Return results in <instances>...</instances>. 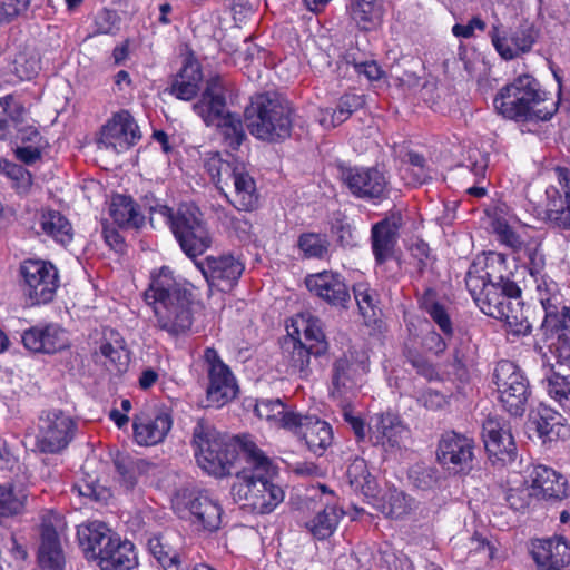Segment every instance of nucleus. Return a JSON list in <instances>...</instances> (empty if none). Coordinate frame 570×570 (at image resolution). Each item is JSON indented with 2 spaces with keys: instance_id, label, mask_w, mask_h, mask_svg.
Returning a JSON list of instances; mask_svg holds the SVG:
<instances>
[{
  "instance_id": "1",
  "label": "nucleus",
  "mask_w": 570,
  "mask_h": 570,
  "mask_svg": "<svg viewBox=\"0 0 570 570\" xmlns=\"http://www.w3.org/2000/svg\"><path fill=\"white\" fill-rule=\"evenodd\" d=\"M240 460L230 488L234 501L256 514L273 512L285 498L281 485L275 483L277 466L252 439L240 442Z\"/></svg>"
},
{
  "instance_id": "2",
  "label": "nucleus",
  "mask_w": 570,
  "mask_h": 570,
  "mask_svg": "<svg viewBox=\"0 0 570 570\" xmlns=\"http://www.w3.org/2000/svg\"><path fill=\"white\" fill-rule=\"evenodd\" d=\"M142 298L151 307L155 327L170 337L186 335L193 325V293L178 281L173 271L163 266L151 272L149 285Z\"/></svg>"
},
{
  "instance_id": "3",
  "label": "nucleus",
  "mask_w": 570,
  "mask_h": 570,
  "mask_svg": "<svg viewBox=\"0 0 570 570\" xmlns=\"http://www.w3.org/2000/svg\"><path fill=\"white\" fill-rule=\"evenodd\" d=\"M494 109L514 121H546L558 111L559 100L541 88L531 75H521L502 87L493 99Z\"/></svg>"
},
{
  "instance_id": "4",
  "label": "nucleus",
  "mask_w": 570,
  "mask_h": 570,
  "mask_svg": "<svg viewBox=\"0 0 570 570\" xmlns=\"http://www.w3.org/2000/svg\"><path fill=\"white\" fill-rule=\"evenodd\" d=\"M294 110L291 104L276 94H257L244 109V120L249 134L265 142H282L291 137Z\"/></svg>"
},
{
  "instance_id": "5",
  "label": "nucleus",
  "mask_w": 570,
  "mask_h": 570,
  "mask_svg": "<svg viewBox=\"0 0 570 570\" xmlns=\"http://www.w3.org/2000/svg\"><path fill=\"white\" fill-rule=\"evenodd\" d=\"M245 438L250 439L244 435L237 438V444L232 443L209 421L199 419L193 429L191 438L197 464L216 478L232 474L236 462L244 464L240 460V442Z\"/></svg>"
},
{
  "instance_id": "6",
  "label": "nucleus",
  "mask_w": 570,
  "mask_h": 570,
  "mask_svg": "<svg viewBox=\"0 0 570 570\" xmlns=\"http://www.w3.org/2000/svg\"><path fill=\"white\" fill-rule=\"evenodd\" d=\"M193 110L206 126L215 125L224 146L233 151L239 149L247 135L239 115L226 109L225 87L218 76L207 80L206 88Z\"/></svg>"
},
{
  "instance_id": "7",
  "label": "nucleus",
  "mask_w": 570,
  "mask_h": 570,
  "mask_svg": "<svg viewBox=\"0 0 570 570\" xmlns=\"http://www.w3.org/2000/svg\"><path fill=\"white\" fill-rule=\"evenodd\" d=\"M151 214L164 218L181 250L194 262L212 247L213 236L197 206L181 204L174 210L167 205L157 204L151 207Z\"/></svg>"
},
{
  "instance_id": "8",
  "label": "nucleus",
  "mask_w": 570,
  "mask_h": 570,
  "mask_svg": "<svg viewBox=\"0 0 570 570\" xmlns=\"http://www.w3.org/2000/svg\"><path fill=\"white\" fill-rule=\"evenodd\" d=\"M520 297L517 283L488 284L483 295L476 298V305L485 315L504 321L511 333L528 335L532 326L523 315Z\"/></svg>"
},
{
  "instance_id": "9",
  "label": "nucleus",
  "mask_w": 570,
  "mask_h": 570,
  "mask_svg": "<svg viewBox=\"0 0 570 570\" xmlns=\"http://www.w3.org/2000/svg\"><path fill=\"white\" fill-rule=\"evenodd\" d=\"M370 372V356L364 350L350 347L336 356L330 370L328 396L336 403L351 401Z\"/></svg>"
},
{
  "instance_id": "10",
  "label": "nucleus",
  "mask_w": 570,
  "mask_h": 570,
  "mask_svg": "<svg viewBox=\"0 0 570 570\" xmlns=\"http://www.w3.org/2000/svg\"><path fill=\"white\" fill-rule=\"evenodd\" d=\"M205 169L220 190L233 184L235 195L230 203L238 210L254 208L257 203L256 184L243 161L234 157L223 159L217 153L205 160Z\"/></svg>"
},
{
  "instance_id": "11",
  "label": "nucleus",
  "mask_w": 570,
  "mask_h": 570,
  "mask_svg": "<svg viewBox=\"0 0 570 570\" xmlns=\"http://www.w3.org/2000/svg\"><path fill=\"white\" fill-rule=\"evenodd\" d=\"M493 382L503 409L512 416H522L531 392L520 367L511 361L501 360L494 367Z\"/></svg>"
},
{
  "instance_id": "12",
  "label": "nucleus",
  "mask_w": 570,
  "mask_h": 570,
  "mask_svg": "<svg viewBox=\"0 0 570 570\" xmlns=\"http://www.w3.org/2000/svg\"><path fill=\"white\" fill-rule=\"evenodd\" d=\"M38 542V570H65L66 554L61 538L65 533V518L52 509L40 517Z\"/></svg>"
},
{
  "instance_id": "13",
  "label": "nucleus",
  "mask_w": 570,
  "mask_h": 570,
  "mask_svg": "<svg viewBox=\"0 0 570 570\" xmlns=\"http://www.w3.org/2000/svg\"><path fill=\"white\" fill-rule=\"evenodd\" d=\"M207 365V406L222 407L236 397L238 386L229 366L223 362L214 347H206L203 355Z\"/></svg>"
},
{
  "instance_id": "14",
  "label": "nucleus",
  "mask_w": 570,
  "mask_h": 570,
  "mask_svg": "<svg viewBox=\"0 0 570 570\" xmlns=\"http://www.w3.org/2000/svg\"><path fill=\"white\" fill-rule=\"evenodd\" d=\"M195 266L207 284L220 292L232 291L245 271L242 256L233 253L208 255L204 259L195 261Z\"/></svg>"
},
{
  "instance_id": "15",
  "label": "nucleus",
  "mask_w": 570,
  "mask_h": 570,
  "mask_svg": "<svg viewBox=\"0 0 570 570\" xmlns=\"http://www.w3.org/2000/svg\"><path fill=\"white\" fill-rule=\"evenodd\" d=\"M472 439L454 431L444 432L438 443L436 459L449 471L466 473L472 469L474 458Z\"/></svg>"
},
{
  "instance_id": "16",
  "label": "nucleus",
  "mask_w": 570,
  "mask_h": 570,
  "mask_svg": "<svg viewBox=\"0 0 570 570\" xmlns=\"http://www.w3.org/2000/svg\"><path fill=\"white\" fill-rule=\"evenodd\" d=\"M173 428L171 414L165 409H145L132 419L134 441L140 446H154L166 439Z\"/></svg>"
},
{
  "instance_id": "17",
  "label": "nucleus",
  "mask_w": 570,
  "mask_h": 570,
  "mask_svg": "<svg viewBox=\"0 0 570 570\" xmlns=\"http://www.w3.org/2000/svg\"><path fill=\"white\" fill-rule=\"evenodd\" d=\"M340 177L357 198L375 200L384 197L387 180L375 167H341Z\"/></svg>"
},
{
  "instance_id": "18",
  "label": "nucleus",
  "mask_w": 570,
  "mask_h": 570,
  "mask_svg": "<svg viewBox=\"0 0 570 570\" xmlns=\"http://www.w3.org/2000/svg\"><path fill=\"white\" fill-rule=\"evenodd\" d=\"M40 421L38 449L46 453H59L66 449L72 439V420L62 411L53 410L48 412L46 417L41 416Z\"/></svg>"
},
{
  "instance_id": "19",
  "label": "nucleus",
  "mask_w": 570,
  "mask_h": 570,
  "mask_svg": "<svg viewBox=\"0 0 570 570\" xmlns=\"http://www.w3.org/2000/svg\"><path fill=\"white\" fill-rule=\"evenodd\" d=\"M402 226L403 217L400 212H391L372 226L371 248L377 266L394 257Z\"/></svg>"
},
{
  "instance_id": "20",
  "label": "nucleus",
  "mask_w": 570,
  "mask_h": 570,
  "mask_svg": "<svg viewBox=\"0 0 570 570\" xmlns=\"http://www.w3.org/2000/svg\"><path fill=\"white\" fill-rule=\"evenodd\" d=\"M482 436L490 459L502 464L514 461L517 445L505 421L488 417L482 426Z\"/></svg>"
},
{
  "instance_id": "21",
  "label": "nucleus",
  "mask_w": 570,
  "mask_h": 570,
  "mask_svg": "<svg viewBox=\"0 0 570 570\" xmlns=\"http://www.w3.org/2000/svg\"><path fill=\"white\" fill-rule=\"evenodd\" d=\"M307 289L333 307L346 308L351 295L344 277L333 271L311 274L305 278Z\"/></svg>"
},
{
  "instance_id": "22",
  "label": "nucleus",
  "mask_w": 570,
  "mask_h": 570,
  "mask_svg": "<svg viewBox=\"0 0 570 570\" xmlns=\"http://www.w3.org/2000/svg\"><path fill=\"white\" fill-rule=\"evenodd\" d=\"M141 138L138 125L127 110L112 116L102 127L100 142L106 148L122 153L135 146Z\"/></svg>"
},
{
  "instance_id": "23",
  "label": "nucleus",
  "mask_w": 570,
  "mask_h": 570,
  "mask_svg": "<svg viewBox=\"0 0 570 570\" xmlns=\"http://www.w3.org/2000/svg\"><path fill=\"white\" fill-rule=\"evenodd\" d=\"M178 504L184 507L181 517L187 514L193 524L203 530L217 531L222 523L223 509L220 504L207 493L189 494L181 499Z\"/></svg>"
},
{
  "instance_id": "24",
  "label": "nucleus",
  "mask_w": 570,
  "mask_h": 570,
  "mask_svg": "<svg viewBox=\"0 0 570 570\" xmlns=\"http://www.w3.org/2000/svg\"><path fill=\"white\" fill-rule=\"evenodd\" d=\"M297 422L289 432L305 442L307 449L316 455H322L333 442L332 426L314 415L298 412Z\"/></svg>"
},
{
  "instance_id": "25",
  "label": "nucleus",
  "mask_w": 570,
  "mask_h": 570,
  "mask_svg": "<svg viewBox=\"0 0 570 570\" xmlns=\"http://www.w3.org/2000/svg\"><path fill=\"white\" fill-rule=\"evenodd\" d=\"M367 428L373 444L382 445L385 449L400 448L407 433L400 416L392 412L375 413L371 416Z\"/></svg>"
},
{
  "instance_id": "26",
  "label": "nucleus",
  "mask_w": 570,
  "mask_h": 570,
  "mask_svg": "<svg viewBox=\"0 0 570 570\" xmlns=\"http://www.w3.org/2000/svg\"><path fill=\"white\" fill-rule=\"evenodd\" d=\"M77 537L80 548L88 560H101L104 552L112 546L116 533L111 531L104 522L89 521L77 528Z\"/></svg>"
},
{
  "instance_id": "27",
  "label": "nucleus",
  "mask_w": 570,
  "mask_h": 570,
  "mask_svg": "<svg viewBox=\"0 0 570 570\" xmlns=\"http://www.w3.org/2000/svg\"><path fill=\"white\" fill-rule=\"evenodd\" d=\"M538 32L531 24H521L510 37L501 36L498 27L491 31L492 43L498 53L505 60H511L520 53L531 50Z\"/></svg>"
},
{
  "instance_id": "28",
  "label": "nucleus",
  "mask_w": 570,
  "mask_h": 570,
  "mask_svg": "<svg viewBox=\"0 0 570 570\" xmlns=\"http://www.w3.org/2000/svg\"><path fill=\"white\" fill-rule=\"evenodd\" d=\"M531 487L537 495L561 500L567 497V479L547 465H535L530 473Z\"/></svg>"
},
{
  "instance_id": "29",
  "label": "nucleus",
  "mask_w": 570,
  "mask_h": 570,
  "mask_svg": "<svg viewBox=\"0 0 570 570\" xmlns=\"http://www.w3.org/2000/svg\"><path fill=\"white\" fill-rule=\"evenodd\" d=\"M255 414L263 420H266L272 426L284 429L286 431L293 430L297 422V411H294L286 405L281 399H261L256 402Z\"/></svg>"
},
{
  "instance_id": "30",
  "label": "nucleus",
  "mask_w": 570,
  "mask_h": 570,
  "mask_svg": "<svg viewBox=\"0 0 570 570\" xmlns=\"http://www.w3.org/2000/svg\"><path fill=\"white\" fill-rule=\"evenodd\" d=\"M533 278L537 284L538 299L546 313L542 324L554 325L557 324L556 322H559L558 317L563 315V308L566 307L561 306L562 296L559 292L558 284L546 273Z\"/></svg>"
},
{
  "instance_id": "31",
  "label": "nucleus",
  "mask_w": 570,
  "mask_h": 570,
  "mask_svg": "<svg viewBox=\"0 0 570 570\" xmlns=\"http://www.w3.org/2000/svg\"><path fill=\"white\" fill-rule=\"evenodd\" d=\"M532 557L538 566H569L570 543L561 537L538 540Z\"/></svg>"
},
{
  "instance_id": "32",
  "label": "nucleus",
  "mask_w": 570,
  "mask_h": 570,
  "mask_svg": "<svg viewBox=\"0 0 570 570\" xmlns=\"http://www.w3.org/2000/svg\"><path fill=\"white\" fill-rule=\"evenodd\" d=\"M386 0H350L348 11L360 30L373 31L383 21Z\"/></svg>"
},
{
  "instance_id": "33",
  "label": "nucleus",
  "mask_w": 570,
  "mask_h": 570,
  "mask_svg": "<svg viewBox=\"0 0 570 570\" xmlns=\"http://www.w3.org/2000/svg\"><path fill=\"white\" fill-rule=\"evenodd\" d=\"M98 566L101 570H130L137 566V554L130 541H122L118 535L112 546L104 552Z\"/></svg>"
},
{
  "instance_id": "34",
  "label": "nucleus",
  "mask_w": 570,
  "mask_h": 570,
  "mask_svg": "<svg viewBox=\"0 0 570 570\" xmlns=\"http://www.w3.org/2000/svg\"><path fill=\"white\" fill-rule=\"evenodd\" d=\"M558 318L557 324H542V326L557 334V340L550 347L551 353L559 366H564L570 371V307H564L563 315Z\"/></svg>"
},
{
  "instance_id": "35",
  "label": "nucleus",
  "mask_w": 570,
  "mask_h": 570,
  "mask_svg": "<svg viewBox=\"0 0 570 570\" xmlns=\"http://www.w3.org/2000/svg\"><path fill=\"white\" fill-rule=\"evenodd\" d=\"M203 79L200 67L197 62H187L174 77L168 91L180 100H190L199 91Z\"/></svg>"
},
{
  "instance_id": "36",
  "label": "nucleus",
  "mask_w": 570,
  "mask_h": 570,
  "mask_svg": "<svg viewBox=\"0 0 570 570\" xmlns=\"http://www.w3.org/2000/svg\"><path fill=\"white\" fill-rule=\"evenodd\" d=\"M365 104L364 96L353 92L343 95L335 109L320 111L318 121L324 128H334L346 121L353 112L361 109Z\"/></svg>"
},
{
  "instance_id": "37",
  "label": "nucleus",
  "mask_w": 570,
  "mask_h": 570,
  "mask_svg": "<svg viewBox=\"0 0 570 570\" xmlns=\"http://www.w3.org/2000/svg\"><path fill=\"white\" fill-rule=\"evenodd\" d=\"M109 214L114 223L121 228H139L145 220L134 199L130 196L120 194L112 196Z\"/></svg>"
},
{
  "instance_id": "38",
  "label": "nucleus",
  "mask_w": 570,
  "mask_h": 570,
  "mask_svg": "<svg viewBox=\"0 0 570 570\" xmlns=\"http://www.w3.org/2000/svg\"><path fill=\"white\" fill-rule=\"evenodd\" d=\"M530 420L539 435L549 441L560 438L567 431L562 414L544 404H540L537 411L532 412Z\"/></svg>"
},
{
  "instance_id": "39",
  "label": "nucleus",
  "mask_w": 570,
  "mask_h": 570,
  "mask_svg": "<svg viewBox=\"0 0 570 570\" xmlns=\"http://www.w3.org/2000/svg\"><path fill=\"white\" fill-rule=\"evenodd\" d=\"M282 350L283 357L287 361L292 374H298L301 377H307L311 374V356L313 353L301 338L293 336L285 338Z\"/></svg>"
},
{
  "instance_id": "40",
  "label": "nucleus",
  "mask_w": 570,
  "mask_h": 570,
  "mask_svg": "<svg viewBox=\"0 0 570 570\" xmlns=\"http://www.w3.org/2000/svg\"><path fill=\"white\" fill-rule=\"evenodd\" d=\"M344 514L336 504L326 503L305 523V527L315 539L325 540L335 532Z\"/></svg>"
},
{
  "instance_id": "41",
  "label": "nucleus",
  "mask_w": 570,
  "mask_h": 570,
  "mask_svg": "<svg viewBox=\"0 0 570 570\" xmlns=\"http://www.w3.org/2000/svg\"><path fill=\"white\" fill-rule=\"evenodd\" d=\"M99 353L106 358L105 366L108 371L124 373L129 365V351L125 341L118 333H110V338H104L99 345Z\"/></svg>"
},
{
  "instance_id": "42",
  "label": "nucleus",
  "mask_w": 570,
  "mask_h": 570,
  "mask_svg": "<svg viewBox=\"0 0 570 570\" xmlns=\"http://www.w3.org/2000/svg\"><path fill=\"white\" fill-rule=\"evenodd\" d=\"M114 465L117 472V480L126 490H132L138 482V478L148 473L153 466L151 463L144 459H134L125 454H118L114 459Z\"/></svg>"
},
{
  "instance_id": "43",
  "label": "nucleus",
  "mask_w": 570,
  "mask_h": 570,
  "mask_svg": "<svg viewBox=\"0 0 570 570\" xmlns=\"http://www.w3.org/2000/svg\"><path fill=\"white\" fill-rule=\"evenodd\" d=\"M41 228L57 244L67 247L73 240V228L69 219L57 210H47L41 217Z\"/></svg>"
},
{
  "instance_id": "44",
  "label": "nucleus",
  "mask_w": 570,
  "mask_h": 570,
  "mask_svg": "<svg viewBox=\"0 0 570 570\" xmlns=\"http://www.w3.org/2000/svg\"><path fill=\"white\" fill-rule=\"evenodd\" d=\"M346 478L348 484L355 492L364 494L366 498H374L377 492L376 480L371 475L366 461L362 458H355L347 466Z\"/></svg>"
},
{
  "instance_id": "45",
  "label": "nucleus",
  "mask_w": 570,
  "mask_h": 570,
  "mask_svg": "<svg viewBox=\"0 0 570 570\" xmlns=\"http://www.w3.org/2000/svg\"><path fill=\"white\" fill-rule=\"evenodd\" d=\"M59 286L58 268L49 261L38 259V305L52 302Z\"/></svg>"
},
{
  "instance_id": "46",
  "label": "nucleus",
  "mask_w": 570,
  "mask_h": 570,
  "mask_svg": "<svg viewBox=\"0 0 570 570\" xmlns=\"http://www.w3.org/2000/svg\"><path fill=\"white\" fill-rule=\"evenodd\" d=\"M303 343L309 346L313 356H322L328 351V342L323 331L322 321L309 316L302 318Z\"/></svg>"
},
{
  "instance_id": "47",
  "label": "nucleus",
  "mask_w": 570,
  "mask_h": 570,
  "mask_svg": "<svg viewBox=\"0 0 570 570\" xmlns=\"http://www.w3.org/2000/svg\"><path fill=\"white\" fill-rule=\"evenodd\" d=\"M489 284L502 285L515 283L510 278L511 272L508 267L507 256L498 252H489L483 259L481 268Z\"/></svg>"
},
{
  "instance_id": "48",
  "label": "nucleus",
  "mask_w": 570,
  "mask_h": 570,
  "mask_svg": "<svg viewBox=\"0 0 570 570\" xmlns=\"http://www.w3.org/2000/svg\"><path fill=\"white\" fill-rule=\"evenodd\" d=\"M380 511L392 519H401L412 510V499L395 488L389 489L381 499Z\"/></svg>"
},
{
  "instance_id": "49",
  "label": "nucleus",
  "mask_w": 570,
  "mask_h": 570,
  "mask_svg": "<svg viewBox=\"0 0 570 570\" xmlns=\"http://www.w3.org/2000/svg\"><path fill=\"white\" fill-rule=\"evenodd\" d=\"M547 223L560 230H570V191L560 194L546 209Z\"/></svg>"
},
{
  "instance_id": "50",
  "label": "nucleus",
  "mask_w": 570,
  "mask_h": 570,
  "mask_svg": "<svg viewBox=\"0 0 570 570\" xmlns=\"http://www.w3.org/2000/svg\"><path fill=\"white\" fill-rule=\"evenodd\" d=\"M38 352L53 354L68 346L66 331L58 324H49L38 331Z\"/></svg>"
},
{
  "instance_id": "51",
  "label": "nucleus",
  "mask_w": 570,
  "mask_h": 570,
  "mask_svg": "<svg viewBox=\"0 0 570 570\" xmlns=\"http://www.w3.org/2000/svg\"><path fill=\"white\" fill-rule=\"evenodd\" d=\"M297 245L306 258L323 259L330 252V242L325 234L303 233Z\"/></svg>"
},
{
  "instance_id": "52",
  "label": "nucleus",
  "mask_w": 570,
  "mask_h": 570,
  "mask_svg": "<svg viewBox=\"0 0 570 570\" xmlns=\"http://www.w3.org/2000/svg\"><path fill=\"white\" fill-rule=\"evenodd\" d=\"M548 394L564 410L570 412V381L562 373L554 372L544 379Z\"/></svg>"
},
{
  "instance_id": "53",
  "label": "nucleus",
  "mask_w": 570,
  "mask_h": 570,
  "mask_svg": "<svg viewBox=\"0 0 570 570\" xmlns=\"http://www.w3.org/2000/svg\"><path fill=\"white\" fill-rule=\"evenodd\" d=\"M147 547L164 570H180L179 556L165 546L159 537H151L147 542Z\"/></svg>"
},
{
  "instance_id": "54",
  "label": "nucleus",
  "mask_w": 570,
  "mask_h": 570,
  "mask_svg": "<svg viewBox=\"0 0 570 570\" xmlns=\"http://www.w3.org/2000/svg\"><path fill=\"white\" fill-rule=\"evenodd\" d=\"M13 102L14 98L11 95L0 98V140H4L11 134L13 126L22 122L20 115H14L19 107L13 109Z\"/></svg>"
},
{
  "instance_id": "55",
  "label": "nucleus",
  "mask_w": 570,
  "mask_h": 570,
  "mask_svg": "<svg viewBox=\"0 0 570 570\" xmlns=\"http://www.w3.org/2000/svg\"><path fill=\"white\" fill-rule=\"evenodd\" d=\"M353 294L360 313L364 317L374 316L377 304L375 291L366 283H357L353 286Z\"/></svg>"
},
{
  "instance_id": "56",
  "label": "nucleus",
  "mask_w": 570,
  "mask_h": 570,
  "mask_svg": "<svg viewBox=\"0 0 570 570\" xmlns=\"http://www.w3.org/2000/svg\"><path fill=\"white\" fill-rule=\"evenodd\" d=\"M8 178L11 181V188L14 189L19 196H27L31 193L33 185L32 175L21 165L16 164L14 167H11Z\"/></svg>"
},
{
  "instance_id": "57",
  "label": "nucleus",
  "mask_w": 570,
  "mask_h": 570,
  "mask_svg": "<svg viewBox=\"0 0 570 570\" xmlns=\"http://www.w3.org/2000/svg\"><path fill=\"white\" fill-rule=\"evenodd\" d=\"M23 502L17 498L10 484H0V518H9L18 514Z\"/></svg>"
},
{
  "instance_id": "58",
  "label": "nucleus",
  "mask_w": 570,
  "mask_h": 570,
  "mask_svg": "<svg viewBox=\"0 0 570 570\" xmlns=\"http://www.w3.org/2000/svg\"><path fill=\"white\" fill-rule=\"evenodd\" d=\"M527 266L532 277L544 274L546 258L541 250L540 243L531 242L524 246Z\"/></svg>"
},
{
  "instance_id": "59",
  "label": "nucleus",
  "mask_w": 570,
  "mask_h": 570,
  "mask_svg": "<svg viewBox=\"0 0 570 570\" xmlns=\"http://www.w3.org/2000/svg\"><path fill=\"white\" fill-rule=\"evenodd\" d=\"M481 269L476 263H473L465 275V285L471 294L473 301L476 303V298H480L488 287V279L484 277V273L480 274Z\"/></svg>"
},
{
  "instance_id": "60",
  "label": "nucleus",
  "mask_w": 570,
  "mask_h": 570,
  "mask_svg": "<svg viewBox=\"0 0 570 570\" xmlns=\"http://www.w3.org/2000/svg\"><path fill=\"white\" fill-rule=\"evenodd\" d=\"M406 358L409 363L415 368L416 373L428 381H439L441 379L435 365L431 363L425 356L416 352L409 351Z\"/></svg>"
},
{
  "instance_id": "61",
  "label": "nucleus",
  "mask_w": 570,
  "mask_h": 570,
  "mask_svg": "<svg viewBox=\"0 0 570 570\" xmlns=\"http://www.w3.org/2000/svg\"><path fill=\"white\" fill-rule=\"evenodd\" d=\"M20 276L21 282L26 286L24 295L28 296V301L26 303L27 306H33L36 305L33 295L36 293V286L33 285V282L36 281V259L29 258L26 259L20 265Z\"/></svg>"
},
{
  "instance_id": "62",
  "label": "nucleus",
  "mask_w": 570,
  "mask_h": 570,
  "mask_svg": "<svg viewBox=\"0 0 570 570\" xmlns=\"http://www.w3.org/2000/svg\"><path fill=\"white\" fill-rule=\"evenodd\" d=\"M337 404L342 410V416L345 423H347L348 426L352 429L356 439L358 441H363L366 436V425L360 415L354 414V411L351 406V401Z\"/></svg>"
},
{
  "instance_id": "63",
  "label": "nucleus",
  "mask_w": 570,
  "mask_h": 570,
  "mask_svg": "<svg viewBox=\"0 0 570 570\" xmlns=\"http://www.w3.org/2000/svg\"><path fill=\"white\" fill-rule=\"evenodd\" d=\"M495 234L500 243L510 247L513 250H520L522 248L523 242L521 237L518 235L512 227H510L505 222L498 220L494 226Z\"/></svg>"
},
{
  "instance_id": "64",
  "label": "nucleus",
  "mask_w": 570,
  "mask_h": 570,
  "mask_svg": "<svg viewBox=\"0 0 570 570\" xmlns=\"http://www.w3.org/2000/svg\"><path fill=\"white\" fill-rule=\"evenodd\" d=\"M30 0H0V23H8L24 12Z\"/></svg>"
}]
</instances>
